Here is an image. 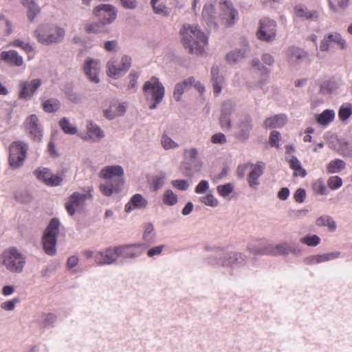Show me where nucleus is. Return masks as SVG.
Returning <instances> with one entry per match:
<instances>
[{
    "mask_svg": "<svg viewBox=\"0 0 352 352\" xmlns=\"http://www.w3.org/2000/svg\"><path fill=\"white\" fill-rule=\"evenodd\" d=\"M184 47L190 54H203L208 45V36L197 25H184L180 30Z\"/></svg>",
    "mask_w": 352,
    "mask_h": 352,
    "instance_id": "obj_1",
    "label": "nucleus"
},
{
    "mask_svg": "<svg viewBox=\"0 0 352 352\" xmlns=\"http://www.w3.org/2000/svg\"><path fill=\"white\" fill-rule=\"evenodd\" d=\"M34 36L38 42L48 45L60 42L65 36V30L58 26L45 24L35 30Z\"/></svg>",
    "mask_w": 352,
    "mask_h": 352,
    "instance_id": "obj_2",
    "label": "nucleus"
},
{
    "mask_svg": "<svg viewBox=\"0 0 352 352\" xmlns=\"http://www.w3.org/2000/svg\"><path fill=\"white\" fill-rule=\"evenodd\" d=\"M3 264L13 273H21L26 263V257L16 248L6 250L2 254Z\"/></svg>",
    "mask_w": 352,
    "mask_h": 352,
    "instance_id": "obj_3",
    "label": "nucleus"
},
{
    "mask_svg": "<svg viewBox=\"0 0 352 352\" xmlns=\"http://www.w3.org/2000/svg\"><path fill=\"white\" fill-rule=\"evenodd\" d=\"M143 91L146 96H151L153 103L149 109H155L162 102L164 97L165 89L159 78L152 76L146 81L142 87Z\"/></svg>",
    "mask_w": 352,
    "mask_h": 352,
    "instance_id": "obj_4",
    "label": "nucleus"
},
{
    "mask_svg": "<svg viewBox=\"0 0 352 352\" xmlns=\"http://www.w3.org/2000/svg\"><path fill=\"white\" fill-rule=\"evenodd\" d=\"M59 227V221H50L44 230L42 237L43 248L45 252L49 256H54L56 254V241Z\"/></svg>",
    "mask_w": 352,
    "mask_h": 352,
    "instance_id": "obj_5",
    "label": "nucleus"
},
{
    "mask_svg": "<svg viewBox=\"0 0 352 352\" xmlns=\"http://www.w3.org/2000/svg\"><path fill=\"white\" fill-rule=\"evenodd\" d=\"M253 127L252 116L244 113L241 115L236 123L234 137L241 142H245L250 139Z\"/></svg>",
    "mask_w": 352,
    "mask_h": 352,
    "instance_id": "obj_6",
    "label": "nucleus"
},
{
    "mask_svg": "<svg viewBox=\"0 0 352 352\" xmlns=\"http://www.w3.org/2000/svg\"><path fill=\"white\" fill-rule=\"evenodd\" d=\"M277 23L269 18H263L259 21L256 37L258 40L267 43L273 41L276 36Z\"/></svg>",
    "mask_w": 352,
    "mask_h": 352,
    "instance_id": "obj_7",
    "label": "nucleus"
},
{
    "mask_svg": "<svg viewBox=\"0 0 352 352\" xmlns=\"http://www.w3.org/2000/svg\"><path fill=\"white\" fill-rule=\"evenodd\" d=\"M28 148L27 144L14 142L9 147V163L12 168H17L23 165Z\"/></svg>",
    "mask_w": 352,
    "mask_h": 352,
    "instance_id": "obj_8",
    "label": "nucleus"
},
{
    "mask_svg": "<svg viewBox=\"0 0 352 352\" xmlns=\"http://www.w3.org/2000/svg\"><path fill=\"white\" fill-rule=\"evenodd\" d=\"M131 58L127 55L122 56L120 62L111 60L107 63V74L109 76L118 79L124 76L131 66Z\"/></svg>",
    "mask_w": 352,
    "mask_h": 352,
    "instance_id": "obj_9",
    "label": "nucleus"
},
{
    "mask_svg": "<svg viewBox=\"0 0 352 352\" xmlns=\"http://www.w3.org/2000/svg\"><path fill=\"white\" fill-rule=\"evenodd\" d=\"M118 259L122 261L135 259L140 257L144 252V243H135L116 246Z\"/></svg>",
    "mask_w": 352,
    "mask_h": 352,
    "instance_id": "obj_10",
    "label": "nucleus"
},
{
    "mask_svg": "<svg viewBox=\"0 0 352 352\" xmlns=\"http://www.w3.org/2000/svg\"><path fill=\"white\" fill-rule=\"evenodd\" d=\"M246 256L239 252H230L219 255L217 261H210L212 265L222 267H234L243 265L246 262Z\"/></svg>",
    "mask_w": 352,
    "mask_h": 352,
    "instance_id": "obj_11",
    "label": "nucleus"
},
{
    "mask_svg": "<svg viewBox=\"0 0 352 352\" xmlns=\"http://www.w3.org/2000/svg\"><path fill=\"white\" fill-rule=\"evenodd\" d=\"M41 85L42 81L39 78L20 81L18 85L19 98L25 100H30L36 93Z\"/></svg>",
    "mask_w": 352,
    "mask_h": 352,
    "instance_id": "obj_12",
    "label": "nucleus"
},
{
    "mask_svg": "<svg viewBox=\"0 0 352 352\" xmlns=\"http://www.w3.org/2000/svg\"><path fill=\"white\" fill-rule=\"evenodd\" d=\"M117 12L116 7L110 4H100L94 9V14L104 25L116 20Z\"/></svg>",
    "mask_w": 352,
    "mask_h": 352,
    "instance_id": "obj_13",
    "label": "nucleus"
},
{
    "mask_svg": "<svg viewBox=\"0 0 352 352\" xmlns=\"http://www.w3.org/2000/svg\"><path fill=\"white\" fill-rule=\"evenodd\" d=\"M292 254L294 256H299L302 254L301 248L295 243L282 242L278 244H272V256H287Z\"/></svg>",
    "mask_w": 352,
    "mask_h": 352,
    "instance_id": "obj_14",
    "label": "nucleus"
},
{
    "mask_svg": "<svg viewBox=\"0 0 352 352\" xmlns=\"http://www.w3.org/2000/svg\"><path fill=\"white\" fill-rule=\"evenodd\" d=\"M94 260L98 265H111L117 263L118 257L116 246L100 250L95 254Z\"/></svg>",
    "mask_w": 352,
    "mask_h": 352,
    "instance_id": "obj_15",
    "label": "nucleus"
},
{
    "mask_svg": "<svg viewBox=\"0 0 352 352\" xmlns=\"http://www.w3.org/2000/svg\"><path fill=\"white\" fill-rule=\"evenodd\" d=\"M83 72L86 77L94 83H98L100 78L98 76L101 65L98 59L88 57L85 59L83 65Z\"/></svg>",
    "mask_w": 352,
    "mask_h": 352,
    "instance_id": "obj_16",
    "label": "nucleus"
},
{
    "mask_svg": "<svg viewBox=\"0 0 352 352\" xmlns=\"http://www.w3.org/2000/svg\"><path fill=\"white\" fill-rule=\"evenodd\" d=\"M124 169L120 165L107 166L101 169L99 177L109 182H117L121 181L124 184Z\"/></svg>",
    "mask_w": 352,
    "mask_h": 352,
    "instance_id": "obj_17",
    "label": "nucleus"
},
{
    "mask_svg": "<svg viewBox=\"0 0 352 352\" xmlns=\"http://www.w3.org/2000/svg\"><path fill=\"white\" fill-rule=\"evenodd\" d=\"M91 193L80 194L79 192H74L69 198L68 201L65 204L67 212L70 215L75 213L76 209H81L85 201L87 199H91Z\"/></svg>",
    "mask_w": 352,
    "mask_h": 352,
    "instance_id": "obj_18",
    "label": "nucleus"
},
{
    "mask_svg": "<svg viewBox=\"0 0 352 352\" xmlns=\"http://www.w3.org/2000/svg\"><path fill=\"white\" fill-rule=\"evenodd\" d=\"M219 6L222 12V19L226 21L228 26H232L238 19L237 10L230 0H220Z\"/></svg>",
    "mask_w": 352,
    "mask_h": 352,
    "instance_id": "obj_19",
    "label": "nucleus"
},
{
    "mask_svg": "<svg viewBox=\"0 0 352 352\" xmlns=\"http://www.w3.org/2000/svg\"><path fill=\"white\" fill-rule=\"evenodd\" d=\"M272 244L265 239H256L251 241L247 248L255 255H271Z\"/></svg>",
    "mask_w": 352,
    "mask_h": 352,
    "instance_id": "obj_20",
    "label": "nucleus"
},
{
    "mask_svg": "<svg viewBox=\"0 0 352 352\" xmlns=\"http://www.w3.org/2000/svg\"><path fill=\"white\" fill-rule=\"evenodd\" d=\"M26 123V129L31 138L34 141H40L43 136V130L38 117L35 114L30 115L27 118Z\"/></svg>",
    "mask_w": 352,
    "mask_h": 352,
    "instance_id": "obj_21",
    "label": "nucleus"
},
{
    "mask_svg": "<svg viewBox=\"0 0 352 352\" xmlns=\"http://www.w3.org/2000/svg\"><path fill=\"white\" fill-rule=\"evenodd\" d=\"M0 58L11 67H21L24 63L23 57L15 50L3 51L1 53Z\"/></svg>",
    "mask_w": 352,
    "mask_h": 352,
    "instance_id": "obj_22",
    "label": "nucleus"
},
{
    "mask_svg": "<svg viewBox=\"0 0 352 352\" xmlns=\"http://www.w3.org/2000/svg\"><path fill=\"white\" fill-rule=\"evenodd\" d=\"M104 137V133L101 128L93 122H89L87 124V134L83 138L85 140H91L92 142H99Z\"/></svg>",
    "mask_w": 352,
    "mask_h": 352,
    "instance_id": "obj_23",
    "label": "nucleus"
},
{
    "mask_svg": "<svg viewBox=\"0 0 352 352\" xmlns=\"http://www.w3.org/2000/svg\"><path fill=\"white\" fill-rule=\"evenodd\" d=\"M127 106L125 103H111L109 108L103 111L104 116L109 120H113L118 116H123L126 111Z\"/></svg>",
    "mask_w": 352,
    "mask_h": 352,
    "instance_id": "obj_24",
    "label": "nucleus"
},
{
    "mask_svg": "<svg viewBox=\"0 0 352 352\" xmlns=\"http://www.w3.org/2000/svg\"><path fill=\"white\" fill-rule=\"evenodd\" d=\"M287 60L292 65L298 64L307 58V53L301 48L290 47L285 51Z\"/></svg>",
    "mask_w": 352,
    "mask_h": 352,
    "instance_id": "obj_25",
    "label": "nucleus"
},
{
    "mask_svg": "<svg viewBox=\"0 0 352 352\" xmlns=\"http://www.w3.org/2000/svg\"><path fill=\"white\" fill-rule=\"evenodd\" d=\"M251 171L248 177V182L250 187L253 188L259 184L258 178L263 175L264 165L262 162H258L256 164H250Z\"/></svg>",
    "mask_w": 352,
    "mask_h": 352,
    "instance_id": "obj_26",
    "label": "nucleus"
},
{
    "mask_svg": "<svg viewBox=\"0 0 352 352\" xmlns=\"http://www.w3.org/2000/svg\"><path fill=\"white\" fill-rule=\"evenodd\" d=\"M201 166V161H186L181 164L180 170L184 176L192 177L195 174L200 172Z\"/></svg>",
    "mask_w": 352,
    "mask_h": 352,
    "instance_id": "obj_27",
    "label": "nucleus"
},
{
    "mask_svg": "<svg viewBox=\"0 0 352 352\" xmlns=\"http://www.w3.org/2000/svg\"><path fill=\"white\" fill-rule=\"evenodd\" d=\"M147 204V200L141 194L137 193L135 194L125 205V211L130 212L134 209L144 208Z\"/></svg>",
    "mask_w": 352,
    "mask_h": 352,
    "instance_id": "obj_28",
    "label": "nucleus"
},
{
    "mask_svg": "<svg viewBox=\"0 0 352 352\" xmlns=\"http://www.w3.org/2000/svg\"><path fill=\"white\" fill-rule=\"evenodd\" d=\"M194 82L195 78L193 77H189L183 81L177 83L173 91V97L175 100L180 101L184 91L188 90L192 86Z\"/></svg>",
    "mask_w": 352,
    "mask_h": 352,
    "instance_id": "obj_29",
    "label": "nucleus"
},
{
    "mask_svg": "<svg viewBox=\"0 0 352 352\" xmlns=\"http://www.w3.org/2000/svg\"><path fill=\"white\" fill-rule=\"evenodd\" d=\"M248 52V47L247 46L240 49L233 50L227 54L226 61L230 65L236 64L246 57Z\"/></svg>",
    "mask_w": 352,
    "mask_h": 352,
    "instance_id": "obj_30",
    "label": "nucleus"
},
{
    "mask_svg": "<svg viewBox=\"0 0 352 352\" xmlns=\"http://www.w3.org/2000/svg\"><path fill=\"white\" fill-rule=\"evenodd\" d=\"M214 6L212 3H206L203 8L202 16L208 27L217 28Z\"/></svg>",
    "mask_w": 352,
    "mask_h": 352,
    "instance_id": "obj_31",
    "label": "nucleus"
},
{
    "mask_svg": "<svg viewBox=\"0 0 352 352\" xmlns=\"http://www.w3.org/2000/svg\"><path fill=\"white\" fill-rule=\"evenodd\" d=\"M287 122V116L285 114H277L269 117L264 122V126L266 129H276L283 127Z\"/></svg>",
    "mask_w": 352,
    "mask_h": 352,
    "instance_id": "obj_32",
    "label": "nucleus"
},
{
    "mask_svg": "<svg viewBox=\"0 0 352 352\" xmlns=\"http://www.w3.org/2000/svg\"><path fill=\"white\" fill-rule=\"evenodd\" d=\"M296 15L302 19L315 21L318 19V13L314 10H308L305 6L299 4L295 6Z\"/></svg>",
    "mask_w": 352,
    "mask_h": 352,
    "instance_id": "obj_33",
    "label": "nucleus"
},
{
    "mask_svg": "<svg viewBox=\"0 0 352 352\" xmlns=\"http://www.w3.org/2000/svg\"><path fill=\"white\" fill-rule=\"evenodd\" d=\"M122 185L120 180L115 183L107 181L106 184H101L99 188L104 195L109 197L114 192H120Z\"/></svg>",
    "mask_w": 352,
    "mask_h": 352,
    "instance_id": "obj_34",
    "label": "nucleus"
},
{
    "mask_svg": "<svg viewBox=\"0 0 352 352\" xmlns=\"http://www.w3.org/2000/svg\"><path fill=\"white\" fill-rule=\"evenodd\" d=\"M212 80L213 83V91L216 96H218L222 89L223 78L219 75V67L213 66L211 69Z\"/></svg>",
    "mask_w": 352,
    "mask_h": 352,
    "instance_id": "obj_35",
    "label": "nucleus"
},
{
    "mask_svg": "<svg viewBox=\"0 0 352 352\" xmlns=\"http://www.w3.org/2000/svg\"><path fill=\"white\" fill-rule=\"evenodd\" d=\"M336 113L333 109H325L316 117V122L321 126H326L335 119Z\"/></svg>",
    "mask_w": 352,
    "mask_h": 352,
    "instance_id": "obj_36",
    "label": "nucleus"
},
{
    "mask_svg": "<svg viewBox=\"0 0 352 352\" xmlns=\"http://www.w3.org/2000/svg\"><path fill=\"white\" fill-rule=\"evenodd\" d=\"M57 317L52 313L42 314L37 320V323L42 328L53 327L56 322Z\"/></svg>",
    "mask_w": 352,
    "mask_h": 352,
    "instance_id": "obj_37",
    "label": "nucleus"
},
{
    "mask_svg": "<svg viewBox=\"0 0 352 352\" xmlns=\"http://www.w3.org/2000/svg\"><path fill=\"white\" fill-rule=\"evenodd\" d=\"M23 6L28 9V18L33 21L36 15L40 12V8L33 0H22Z\"/></svg>",
    "mask_w": 352,
    "mask_h": 352,
    "instance_id": "obj_38",
    "label": "nucleus"
},
{
    "mask_svg": "<svg viewBox=\"0 0 352 352\" xmlns=\"http://www.w3.org/2000/svg\"><path fill=\"white\" fill-rule=\"evenodd\" d=\"M156 233L154 226L151 223H146L144 226L143 240L146 243L145 246H148L155 240Z\"/></svg>",
    "mask_w": 352,
    "mask_h": 352,
    "instance_id": "obj_39",
    "label": "nucleus"
},
{
    "mask_svg": "<svg viewBox=\"0 0 352 352\" xmlns=\"http://www.w3.org/2000/svg\"><path fill=\"white\" fill-rule=\"evenodd\" d=\"M287 162L289 163V168L294 171V176L299 175L301 177H305L306 176V170L302 167L300 162L295 155H292Z\"/></svg>",
    "mask_w": 352,
    "mask_h": 352,
    "instance_id": "obj_40",
    "label": "nucleus"
},
{
    "mask_svg": "<svg viewBox=\"0 0 352 352\" xmlns=\"http://www.w3.org/2000/svg\"><path fill=\"white\" fill-rule=\"evenodd\" d=\"M151 5L155 14L166 17L170 15L168 8L163 2H160L159 0H151Z\"/></svg>",
    "mask_w": 352,
    "mask_h": 352,
    "instance_id": "obj_41",
    "label": "nucleus"
},
{
    "mask_svg": "<svg viewBox=\"0 0 352 352\" xmlns=\"http://www.w3.org/2000/svg\"><path fill=\"white\" fill-rule=\"evenodd\" d=\"M60 107V102L56 98H50L43 102V109L47 113L56 112Z\"/></svg>",
    "mask_w": 352,
    "mask_h": 352,
    "instance_id": "obj_42",
    "label": "nucleus"
},
{
    "mask_svg": "<svg viewBox=\"0 0 352 352\" xmlns=\"http://www.w3.org/2000/svg\"><path fill=\"white\" fill-rule=\"evenodd\" d=\"M346 164L342 160H331L327 166V170L329 173H337L343 170Z\"/></svg>",
    "mask_w": 352,
    "mask_h": 352,
    "instance_id": "obj_43",
    "label": "nucleus"
},
{
    "mask_svg": "<svg viewBox=\"0 0 352 352\" xmlns=\"http://www.w3.org/2000/svg\"><path fill=\"white\" fill-rule=\"evenodd\" d=\"M339 83L335 80H327L320 86V91L323 94L333 93L338 89Z\"/></svg>",
    "mask_w": 352,
    "mask_h": 352,
    "instance_id": "obj_44",
    "label": "nucleus"
},
{
    "mask_svg": "<svg viewBox=\"0 0 352 352\" xmlns=\"http://www.w3.org/2000/svg\"><path fill=\"white\" fill-rule=\"evenodd\" d=\"M352 115V105L350 103H344L338 111L339 118L342 121L348 120Z\"/></svg>",
    "mask_w": 352,
    "mask_h": 352,
    "instance_id": "obj_45",
    "label": "nucleus"
},
{
    "mask_svg": "<svg viewBox=\"0 0 352 352\" xmlns=\"http://www.w3.org/2000/svg\"><path fill=\"white\" fill-rule=\"evenodd\" d=\"M330 8L335 12L345 9L349 4V0H328Z\"/></svg>",
    "mask_w": 352,
    "mask_h": 352,
    "instance_id": "obj_46",
    "label": "nucleus"
},
{
    "mask_svg": "<svg viewBox=\"0 0 352 352\" xmlns=\"http://www.w3.org/2000/svg\"><path fill=\"white\" fill-rule=\"evenodd\" d=\"M59 125L66 134L74 135L77 133V129L70 124L67 118H63L59 122Z\"/></svg>",
    "mask_w": 352,
    "mask_h": 352,
    "instance_id": "obj_47",
    "label": "nucleus"
},
{
    "mask_svg": "<svg viewBox=\"0 0 352 352\" xmlns=\"http://www.w3.org/2000/svg\"><path fill=\"white\" fill-rule=\"evenodd\" d=\"M166 175L164 173H161L155 175L151 179V186L154 191H157L163 187L165 183Z\"/></svg>",
    "mask_w": 352,
    "mask_h": 352,
    "instance_id": "obj_48",
    "label": "nucleus"
},
{
    "mask_svg": "<svg viewBox=\"0 0 352 352\" xmlns=\"http://www.w3.org/2000/svg\"><path fill=\"white\" fill-rule=\"evenodd\" d=\"M10 46L21 48L27 53H30L34 51V47L30 43H24L19 38L14 39L12 43H10Z\"/></svg>",
    "mask_w": 352,
    "mask_h": 352,
    "instance_id": "obj_49",
    "label": "nucleus"
},
{
    "mask_svg": "<svg viewBox=\"0 0 352 352\" xmlns=\"http://www.w3.org/2000/svg\"><path fill=\"white\" fill-rule=\"evenodd\" d=\"M163 202L167 206H174L177 203V195H175L171 190H166L163 195Z\"/></svg>",
    "mask_w": 352,
    "mask_h": 352,
    "instance_id": "obj_50",
    "label": "nucleus"
},
{
    "mask_svg": "<svg viewBox=\"0 0 352 352\" xmlns=\"http://www.w3.org/2000/svg\"><path fill=\"white\" fill-rule=\"evenodd\" d=\"M300 242L309 247H316L320 243V239L316 234L306 235L300 238Z\"/></svg>",
    "mask_w": 352,
    "mask_h": 352,
    "instance_id": "obj_51",
    "label": "nucleus"
},
{
    "mask_svg": "<svg viewBox=\"0 0 352 352\" xmlns=\"http://www.w3.org/2000/svg\"><path fill=\"white\" fill-rule=\"evenodd\" d=\"M161 144L165 150L175 149L179 147V144L165 133L162 135Z\"/></svg>",
    "mask_w": 352,
    "mask_h": 352,
    "instance_id": "obj_52",
    "label": "nucleus"
},
{
    "mask_svg": "<svg viewBox=\"0 0 352 352\" xmlns=\"http://www.w3.org/2000/svg\"><path fill=\"white\" fill-rule=\"evenodd\" d=\"M104 26V25L99 21L96 23L86 25L85 31L88 34H99L102 32Z\"/></svg>",
    "mask_w": 352,
    "mask_h": 352,
    "instance_id": "obj_53",
    "label": "nucleus"
},
{
    "mask_svg": "<svg viewBox=\"0 0 352 352\" xmlns=\"http://www.w3.org/2000/svg\"><path fill=\"white\" fill-rule=\"evenodd\" d=\"M235 111V103L231 100H225L221 107V113L225 115L232 116Z\"/></svg>",
    "mask_w": 352,
    "mask_h": 352,
    "instance_id": "obj_54",
    "label": "nucleus"
},
{
    "mask_svg": "<svg viewBox=\"0 0 352 352\" xmlns=\"http://www.w3.org/2000/svg\"><path fill=\"white\" fill-rule=\"evenodd\" d=\"M329 42L335 43L340 46L342 49L345 48L346 42L342 36L338 32H332L327 34Z\"/></svg>",
    "mask_w": 352,
    "mask_h": 352,
    "instance_id": "obj_55",
    "label": "nucleus"
},
{
    "mask_svg": "<svg viewBox=\"0 0 352 352\" xmlns=\"http://www.w3.org/2000/svg\"><path fill=\"white\" fill-rule=\"evenodd\" d=\"M234 190V186L231 183H227L223 185H219L217 187V190L218 193L223 197H228Z\"/></svg>",
    "mask_w": 352,
    "mask_h": 352,
    "instance_id": "obj_56",
    "label": "nucleus"
},
{
    "mask_svg": "<svg viewBox=\"0 0 352 352\" xmlns=\"http://www.w3.org/2000/svg\"><path fill=\"white\" fill-rule=\"evenodd\" d=\"M15 199L21 203L28 204L32 200V197L30 192L23 190L16 192L15 194Z\"/></svg>",
    "mask_w": 352,
    "mask_h": 352,
    "instance_id": "obj_57",
    "label": "nucleus"
},
{
    "mask_svg": "<svg viewBox=\"0 0 352 352\" xmlns=\"http://www.w3.org/2000/svg\"><path fill=\"white\" fill-rule=\"evenodd\" d=\"M139 77V74L136 72L132 71L129 75V82L127 86L128 90L131 92H135L137 89V80Z\"/></svg>",
    "mask_w": 352,
    "mask_h": 352,
    "instance_id": "obj_58",
    "label": "nucleus"
},
{
    "mask_svg": "<svg viewBox=\"0 0 352 352\" xmlns=\"http://www.w3.org/2000/svg\"><path fill=\"white\" fill-rule=\"evenodd\" d=\"M327 185L331 190H336L342 185V179L339 176H331L327 180Z\"/></svg>",
    "mask_w": 352,
    "mask_h": 352,
    "instance_id": "obj_59",
    "label": "nucleus"
},
{
    "mask_svg": "<svg viewBox=\"0 0 352 352\" xmlns=\"http://www.w3.org/2000/svg\"><path fill=\"white\" fill-rule=\"evenodd\" d=\"M219 124L223 130H230L232 126L231 116L221 113Z\"/></svg>",
    "mask_w": 352,
    "mask_h": 352,
    "instance_id": "obj_60",
    "label": "nucleus"
},
{
    "mask_svg": "<svg viewBox=\"0 0 352 352\" xmlns=\"http://www.w3.org/2000/svg\"><path fill=\"white\" fill-rule=\"evenodd\" d=\"M201 201L202 203H204L206 206H211V207H216L218 205V204H219V201H218L217 199H216L214 197V195H213L212 192H210L206 196L202 197L201 198Z\"/></svg>",
    "mask_w": 352,
    "mask_h": 352,
    "instance_id": "obj_61",
    "label": "nucleus"
},
{
    "mask_svg": "<svg viewBox=\"0 0 352 352\" xmlns=\"http://www.w3.org/2000/svg\"><path fill=\"white\" fill-rule=\"evenodd\" d=\"M197 157L198 151L196 148L192 147L189 149H186L184 151V157L186 160V161H200Z\"/></svg>",
    "mask_w": 352,
    "mask_h": 352,
    "instance_id": "obj_62",
    "label": "nucleus"
},
{
    "mask_svg": "<svg viewBox=\"0 0 352 352\" xmlns=\"http://www.w3.org/2000/svg\"><path fill=\"white\" fill-rule=\"evenodd\" d=\"M51 172L47 168L37 169L34 171V175L38 179L44 182L45 184L50 179Z\"/></svg>",
    "mask_w": 352,
    "mask_h": 352,
    "instance_id": "obj_63",
    "label": "nucleus"
},
{
    "mask_svg": "<svg viewBox=\"0 0 352 352\" xmlns=\"http://www.w3.org/2000/svg\"><path fill=\"white\" fill-rule=\"evenodd\" d=\"M166 248L165 245H160L153 247L148 250L146 254L149 258H153L162 254L163 250Z\"/></svg>",
    "mask_w": 352,
    "mask_h": 352,
    "instance_id": "obj_64",
    "label": "nucleus"
}]
</instances>
